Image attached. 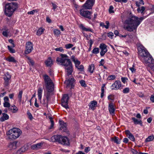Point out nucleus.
Segmentation results:
<instances>
[{
	"label": "nucleus",
	"instance_id": "f257e3e1",
	"mask_svg": "<svg viewBox=\"0 0 154 154\" xmlns=\"http://www.w3.org/2000/svg\"><path fill=\"white\" fill-rule=\"evenodd\" d=\"M144 19L143 17L138 18L134 16H132L125 20L124 28L129 32H132L136 30L141 22Z\"/></svg>",
	"mask_w": 154,
	"mask_h": 154
},
{
	"label": "nucleus",
	"instance_id": "f03ea898",
	"mask_svg": "<svg viewBox=\"0 0 154 154\" xmlns=\"http://www.w3.org/2000/svg\"><path fill=\"white\" fill-rule=\"evenodd\" d=\"M43 78L44 81V85L46 88L47 93L46 95L47 100L45 102V100L44 99V102L42 104H44L45 106L48 107V101L52 94V92L54 90V85L52 80L48 75H44Z\"/></svg>",
	"mask_w": 154,
	"mask_h": 154
},
{
	"label": "nucleus",
	"instance_id": "7ed1b4c3",
	"mask_svg": "<svg viewBox=\"0 0 154 154\" xmlns=\"http://www.w3.org/2000/svg\"><path fill=\"white\" fill-rule=\"evenodd\" d=\"M60 56L61 57L57 58L56 61L57 63L64 66V68L67 75H71L73 70L72 64L70 60L68 58V57L66 54H61Z\"/></svg>",
	"mask_w": 154,
	"mask_h": 154
},
{
	"label": "nucleus",
	"instance_id": "20e7f679",
	"mask_svg": "<svg viewBox=\"0 0 154 154\" xmlns=\"http://www.w3.org/2000/svg\"><path fill=\"white\" fill-rule=\"evenodd\" d=\"M18 8V5L17 3L11 2L5 5V14L7 16L10 17Z\"/></svg>",
	"mask_w": 154,
	"mask_h": 154
},
{
	"label": "nucleus",
	"instance_id": "39448f33",
	"mask_svg": "<svg viewBox=\"0 0 154 154\" xmlns=\"http://www.w3.org/2000/svg\"><path fill=\"white\" fill-rule=\"evenodd\" d=\"M21 131L16 128L9 130L6 133L9 139L11 140L16 139L21 134Z\"/></svg>",
	"mask_w": 154,
	"mask_h": 154
},
{
	"label": "nucleus",
	"instance_id": "423d86ee",
	"mask_svg": "<svg viewBox=\"0 0 154 154\" xmlns=\"http://www.w3.org/2000/svg\"><path fill=\"white\" fill-rule=\"evenodd\" d=\"M138 54L139 56L141 58H143L147 55H148L149 53L146 49L142 45H140L138 48Z\"/></svg>",
	"mask_w": 154,
	"mask_h": 154
},
{
	"label": "nucleus",
	"instance_id": "0eeeda50",
	"mask_svg": "<svg viewBox=\"0 0 154 154\" xmlns=\"http://www.w3.org/2000/svg\"><path fill=\"white\" fill-rule=\"evenodd\" d=\"M141 60L143 62L146 63H153L154 62L153 58L149 54L143 58H141Z\"/></svg>",
	"mask_w": 154,
	"mask_h": 154
},
{
	"label": "nucleus",
	"instance_id": "6e6552de",
	"mask_svg": "<svg viewBox=\"0 0 154 154\" xmlns=\"http://www.w3.org/2000/svg\"><path fill=\"white\" fill-rule=\"evenodd\" d=\"M69 97L67 94H64L61 100L62 105L66 109L69 108L68 106V101Z\"/></svg>",
	"mask_w": 154,
	"mask_h": 154
},
{
	"label": "nucleus",
	"instance_id": "1a4fd4ad",
	"mask_svg": "<svg viewBox=\"0 0 154 154\" xmlns=\"http://www.w3.org/2000/svg\"><path fill=\"white\" fill-rule=\"evenodd\" d=\"M26 50L24 53L25 54H28L30 53L33 50V45L32 43L30 42H26Z\"/></svg>",
	"mask_w": 154,
	"mask_h": 154
},
{
	"label": "nucleus",
	"instance_id": "9d476101",
	"mask_svg": "<svg viewBox=\"0 0 154 154\" xmlns=\"http://www.w3.org/2000/svg\"><path fill=\"white\" fill-rule=\"evenodd\" d=\"M94 2L95 0H87L86 2L83 5V7L86 9H91Z\"/></svg>",
	"mask_w": 154,
	"mask_h": 154
},
{
	"label": "nucleus",
	"instance_id": "9b49d317",
	"mask_svg": "<svg viewBox=\"0 0 154 154\" xmlns=\"http://www.w3.org/2000/svg\"><path fill=\"white\" fill-rule=\"evenodd\" d=\"M80 13L81 15L89 19H91V14L92 13L88 11H84L82 9L80 10Z\"/></svg>",
	"mask_w": 154,
	"mask_h": 154
},
{
	"label": "nucleus",
	"instance_id": "f8f14e48",
	"mask_svg": "<svg viewBox=\"0 0 154 154\" xmlns=\"http://www.w3.org/2000/svg\"><path fill=\"white\" fill-rule=\"evenodd\" d=\"M75 80L73 78H69L67 80H66L65 82L66 85L67 87H71L70 88H72L74 86V83L75 82Z\"/></svg>",
	"mask_w": 154,
	"mask_h": 154
},
{
	"label": "nucleus",
	"instance_id": "ddd939ff",
	"mask_svg": "<svg viewBox=\"0 0 154 154\" xmlns=\"http://www.w3.org/2000/svg\"><path fill=\"white\" fill-rule=\"evenodd\" d=\"M62 137L60 135H54L51 137V140L52 142H58L60 143L61 142Z\"/></svg>",
	"mask_w": 154,
	"mask_h": 154
},
{
	"label": "nucleus",
	"instance_id": "4468645a",
	"mask_svg": "<svg viewBox=\"0 0 154 154\" xmlns=\"http://www.w3.org/2000/svg\"><path fill=\"white\" fill-rule=\"evenodd\" d=\"M121 86V82L119 81H116L112 85V90H118Z\"/></svg>",
	"mask_w": 154,
	"mask_h": 154
},
{
	"label": "nucleus",
	"instance_id": "2eb2a0df",
	"mask_svg": "<svg viewBox=\"0 0 154 154\" xmlns=\"http://www.w3.org/2000/svg\"><path fill=\"white\" fill-rule=\"evenodd\" d=\"M61 142H60V143L66 145H69V140L68 138L66 137H62V139H61V140H60Z\"/></svg>",
	"mask_w": 154,
	"mask_h": 154
},
{
	"label": "nucleus",
	"instance_id": "dca6fc26",
	"mask_svg": "<svg viewBox=\"0 0 154 154\" xmlns=\"http://www.w3.org/2000/svg\"><path fill=\"white\" fill-rule=\"evenodd\" d=\"M125 133L131 141H134L135 138L134 135L130 132L129 131L127 130L125 131Z\"/></svg>",
	"mask_w": 154,
	"mask_h": 154
},
{
	"label": "nucleus",
	"instance_id": "f3484780",
	"mask_svg": "<svg viewBox=\"0 0 154 154\" xmlns=\"http://www.w3.org/2000/svg\"><path fill=\"white\" fill-rule=\"evenodd\" d=\"M60 130H61L62 131L64 132H66V124L64 123L63 122L61 121L60 122Z\"/></svg>",
	"mask_w": 154,
	"mask_h": 154
},
{
	"label": "nucleus",
	"instance_id": "a211bd4d",
	"mask_svg": "<svg viewBox=\"0 0 154 154\" xmlns=\"http://www.w3.org/2000/svg\"><path fill=\"white\" fill-rule=\"evenodd\" d=\"M109 110L110 113L113 115L115 114V109L114 108L113 104L112 103H110L109 105Z\"/></svg>",
	"mask_w": 154,
	"mask_h": 154
},
{
	"label": "nucleus",
	"instance_id": "6ab92c4d",
	"mask_svg": "<svg viewBox=\"0 0 154 154\" xmlns=\"http://www.w3.org/2000/svg\"><path fill=\"white\" fill-rule=\"evenodd\" d=\"M18 142L17 141H14L12 142H11L9 145V148L12 149H15L17 148V144Z\"/></svg>",
	"mask_w": 154,
	"mask_h": 154
},
{
	"label": "nucleus",
	"instance_id": "aec40b11",
	"mask_svg": "<svg viewBox=\"0 0 154 154\" xmlns=\"http://www.w3.org/2000/svg\"><path fill=\"white\" fill-rule=\"evenodd\" d=\"M45 63L47 66L51 67L53 64L52 60L50 57L48 58V59L45 60Z\"/></svg>",
	"mask_w": 154,
	"mask_h": 154
},
{
	"label": "nucleus",
	"instance_id": "412c9836",
	"mask_svg": "<svg viewBox=\"0 0 154 154\" xmlns=\"http://www.w3.org/2000/svg\"><path fill=\"white\" fill-rule=\"evenodd\" d=\"M2 116L0 118V121L1 122H3L9 119V116L8 114L5 113H2Z\"/></svg>",
	"mask_w": 154,
	"mask_h": 154
},
{
	"label": "nucleus",
	"instance_id": "4be33fe9",
	"mask_svg": "<svg viewBox=\"0 0 154 154\" xmlns=\"http://www.w3.org/2000/svg\"><path fill=\"white\" fill-rule=\"evenodd\" d=\"M97 104V101L94 100L91 101L89 105L90 109L94 110V107L96 106Z\"/></svg>",
	"mask_w": 154,
	"mask_h": 154
},
{
	"label": "nucleus",
	"instance_id": "5701e85b",
	"mask_svg": "<svg viewBox=\"0 0 154 154\" xmlns=\"http://www.w3.org/2000/svg\"><path fill=\"white\" fill-rule=\"evenodd\" d=\"M27 149V146H24L22 147L17 151V154H21L26 151Z\"/></svg>",
	"mask_w": 154,
	"mask_h": 154
},
{
	"label": "nucleus",
	"instance_id": "b1692460",
	"mask_svg": "<svg viewBox=\"0 0 154 154\" xmlns=\"http://www.w3.org/2000/svg\"><path fill=\"white\" fill-rule=\"evenodd\" d=\"M132 119L133 120L134 123L135 125L140 124L141 126H143V122L141 120H138L134 117H132Z\"/></svg>",
	"mask_w": 154,
	"mask_h": 154
},
{
	"label": "nucleus",
	"instance_id": "393cba45",
	"mask_svg": "<svg viewBox=\"0 0 154 154\" xmlns=\"http://www.w3.org/2000/svg\"><path fill=\"white\" fill-rule=\"evenodd\" d=\"M80 62L79 61V64H77V63H76L75 64V67L77 68V69L79 70L80 71H82L84 69V66L82 65H81L79 66L80 64Z\"/></svg>",
	"mask_w": 154,
	"mask_h": 154
},
{
	"label": "nucleus",
	"instance_id": "a878e982",
	"mask_svg": "<svg viewBox=\"0 0 154 154\" xmlns=\"http://www.w3.org/2000/svg\"><path fill=\"white\" fill-rule=\"evenodd\" d=\"M99 48L101 49V51L107 50L106 45L103 43L100 44Z\"/></svg>",
	"mask_w": 154,
	"mask_h": 154
},
{
	"label": "nucleus",
	"instance_id": "bb28decb",
	"mask_svg": "<svg viewBox=\"0 0 154 154\" xmlns=\"http://www.w3.org/2000/svg\"><path fill=\"white\" fill-rule=\"evenodd\" d=\"M42 89L41 88H39L38 90V99L40 100H41L42 98Z\"/></svg>",
	"mask_w": 154,
	"mask_h": 154
},
{
	"label": "nucleus",
	"instance_id": "cd10ccee",
	"mask_svg": "<svg viewBox=\"0 0 154 154\" xmlns=\"http://www.w3.org/2000/svg\"><path fill=\"white\" fill-rule=\"evenodd\" d=\"M4 106L5 107H8V109L9 110H11L12 109L10 107V104L9 102H4L3 103Z\"/></svg>",
	"mask_w": 154,
	"mask_h": 154
},
{
	"label": "nucleus",
	"instance_id": "c85d7f7f",
	"mask_svg": "<svg viewBox=\"0 0 154 154\" xmlns=\"http://www.w3.org/2000/svg\"><path fill=\"white\" fill-rule=\"evenodd\" d=\"M6 60L9 62H12L13 63L16 62V61L14 58L13 57H8L6 59Z\"/></svg>",
	"mask_w": 154,
	"mask_h": 154
},
{
	"label": "nucleus",
	"instance_id": "c756f323",
	"mask_svg": "<svg viewBox=\"0 0 154 154\" xmlns=\"http://www.w3.org/2000/svg\"><path fill=\"white\" fill-rule=\"evenodd\" d=\"M94 64H91V65L89 66L88 69V71L91 73H92L93 72L94 70Z\"/></svg>",
	"mask_w": 154,
	"mask_h": 154
},
{
	"label": "nucleus",
	"instance_id": "7c9ffc66",
	"mask_svg": "<svg viewBox=\"0 0 154 154\" xmlns=\"http://www.w3.org/2000/svg\"><path fill=\"white\" fill-rule=\"evenodd\" d=\"M118 137H114L112 138L111 139L112 140L114 141L115 143L117 144H119L120 143L121 140H119Z\"/></svg>",
	"mask_w": 154,
	"mask_h": 154
},
{
	"label": "nucleus",
	"instance_id": "2f4dec72",
	"mask_svg": "<svg viewBox=\"0 0 154 154\" xmlns=\"http://www.w3.org/2000/svg\"><path fill=\"white\" fill-rule=\"evenodd\" d=\"M45 30V29L42 28L39 29L37 32L36 35H40L42 34Z\"/></svg>",
	"mask_w": 154,
	"mask_h": 154
},
{
	"label": "nucleus",
	"instance_id": "473e14b6",
	"mask_svg": "<svg viewBox=\"0 0 154 154\" xmlns=\"http://www.w3.org/2000/svg\"><path fill=\"white\" fill-rule=\"evenodd\" d=\"M145 8L144 7L142 6L140 7H139L137 9V11L139 13H143V12L144 11Z\"/></svg>",
	"mask_w": 154,
	"mask_h": 154
},
{
	"label": "nucleus",
	"instance_id": "72a5a7b5",
	"mask_svg": "<svg viewBox=\"0 0 154 154\" xmlns=\"http://www.w3.org/2000/svg\"><path fill=\"white\" fill-rule=\"evenodd\" d=\"M81 26L82 29L84 31H90L91 32H93L92 30L90 28H87L85 27L82 25H81Z\"/></svg>",
	"mask_w": 154,
	"mask_h": 154
},
{
	"label": "nucleus",
	"instance_id": "f704fd0d",
	"mask_svg": "<svg viewBox=\"0 0 154 154\" xmlns=\"http://www.w3.org/2000/svg\"><path fill=\"white\" fill-rule=\"evenodd\" d=\"M23 94V91H20L19 93L18 98L19 99V101L20 103L22 100V95Z\"/></svg>",
	"mask_w": 154,
	"mask_h": 154
},
{
	"label": "nucleus",
	"instance_id": "c9c22d12",
	"mask_svg": "<svg viewBox=\"0 0 154 154\" xmlns=\"http://www.w3.org/2000/svg\"><path fill=\"white\" fill-rule=\"evenodd\" d=\"M48 118L50 119V121L51 122V125L50 127L49 128V129H52L53 128L54 125V122L51 116H48Z\"/></svg>",
	"mask_w": 154,
	"mask_h": 154
},
{
	"label": "nucleus",
	"instance_id": "e433bc0d",
	"mask_svg": "<svg viewBox=\"0 0 154 154\" xmlns=\"http://www.w3.org/2000/svg\"><path fill=\"white\" fill-rule=\"evenodd\" d=\"M105 86V85L104 84H103V86H102L101 87V98H103L104 96V87Z\"/></svg>",
	"mask_w": 154,
	"mask_h": 154
},
{
	"label": "nucleus",
	"instance_id": "4c0bfd02",
	"mask_svg": "<svg viewBox=\"0 0 154 154\" xmlns=\"http://www.w3.org/2000/svg\"><path fill=\"white\" fill-rule=\"evenodd\" d=\"M4 79L5 80L4 85L5 86H8L9 84V81L10 79H8L7 78L4 77Z\"/></svg>",
	"mask_w": 154,
	"mask_h": 154
},
{
	"label": "nucleus",
	"instance_id": "58836bf2",
	"mask_svg": "<svg viewBox=\"0 0 154 154\" xmlns=\"http://www.w3.org/2000/svg\"><path fill=\"white\" fill-rule=\"evenodd\" d=\"M154 138V137L153 136H150L146 138V142L150 141L153 140Z\"/></svg>",
	"mask_w": 154,
	"mask_h": 154
},
{
	"label": "nucleus",
	"instance_id": "ea45409f",
	"mask_svg": "<svg viewBox=\"0 0 154 154\" xmlns=\"http://www.w3.org/2000/svg\"><path fill=\"white\" fill-rule=\"evenodd\" d=\"M72 60L74 62V63L75 64L77 63V64L79 63V61L77 59H75V57L74 56H72L71 57Z\"/></svg>",
	"mask_w": 154,
	"mask_h": 154
},
{
	"label": "nucleus",
	"instance_id": "a19ab883",
	"mask_svg": "<svg viewBox=\"0 0 154 154\" xmlns=\"http://www.w3.org/2000/svg\"><path fill=\"white\" fill-rule=\"evenodd\" d=\"M99 52V48H95L92 51V53L94 54H97Z\"/></svg>",
	"mask_w": 154,
	"mask_h": 154
},
{
	"label": "nucleus",
	"instance_id": "79ce46f5",
	"mask_svg": "<svg viewBox=\"0 0 154 154\" xmlns=\"http://www.w3.org/2000/svg\"><path fill=\"white\" fill-rule=\"evenodd\" d=\"M8 50L11 53H14L15 52V50L12 48H13L12 47V46L11 47L10 46L8 45Z\"/></svg>",
	"mask_w": 154,
	"mask_h": 154
},
{
	"label": "nucleus",
	"instance_id": "37998d69",
	"mask_svg": "<svg viewBox=\"0 0 154 154\" xmlns=\"http://www.w3.org/2000/svg\"><path fill=\"white\" fill-rule=\"evenodd\" d=\"M54 32L55 35H58L60 33V30L58 29H55L54 30Z\"/></svg>",
	"mask_w": 154,
	"mask_h": 154
},
{
	"label": "nucleus",
	"instance_id": "c03bdc74",
	"mask_svg": "<svg viewBox=\"0 0 154 154\" xmlns=\"http://www.w3.org/2000/svg\"><path fill=\"white\" fill-rule=\"evenodd\" d=\"M129 91V88H126L123 90L122 92L124 94H127L128 93Z\"/></svg>",
	"mask_w": 154,
	"mask_h": 154
},
{
	"label": "nucleus",
	"instance_id": "a18cd8bd",
	"mask_svg": "<svg viewBox=\"0 0 154 154\" xmlns=\"http://www.w3.org/2000/svg\"><path fill=\"white\" fill-rule=\"evenodd\" d=\"M80 83L82 86L84 87H86V85L85 84V81L82 80L80 81Z\"/></svg>",
	"mask_w": 154,
	"mask_h": 154
},
{
	"label": "nucleus",
	"instance_id": "49530a36",
	"mask_svg": "<svg viewBox=\"0 0 154 154\" xmlns=\"http://www.w3.org/2000/svg\"><path fill=\"white\" fill-rule=\"evenodd\" d=\"M73 46V45L71 44H66L65 45V48L67 49L70 48H72Z\"/></svg>",
	"mask_w": 154,
	"mask_h": 154
},
{
	"label": "nucleus",
	"instance_id": "de8ad7c7",
	"mask_svg": "<svg viewBox=\"0 0 154 154\" xmlns=\"http://www.w3.org/2000/svg\"><path fill=\"white\" fill-rule=\"evenodd\" d=\"M13 107V112L14 113L15 112L18 111V109L17 107L14 105L13 106H11V108Z\"/></svg>",
	"mask_w": 154,
	"mask_h": 154
},
{
	"label": "nucleus",
	"instance_id": "09e8293b",
	"mask_svg": "<svg viewBox=\"0 0 154 154\" xmlns=\"http://www.w3.org/2000/svg\"><path fill=\"white\" fill-rule=\"evenodd\" d=\"M116 77L114 75H112L109 76L107 78L108 80H113L115 79Z\"/></svg>",
	"mask_w": 154,
	"mask_h": 154
},
{
	"label": "nucleus",
	"instance_id": "8fccbe9b",
	"mask_svg": "<svg viewBox=\"0 0 154 154\" xmlns=\"http://www.w3.org/2000/svg\"><path fill=\"white\" fill-rule=\"evenodd\" d=\"M8 33L7 30H5V31H3L2 33L3 35L5 37H8Z\"/></svg>",
	"mask_w": 154,
	"mask_h": 154
},
{
	"label": "nucleus",
	"instance_id": "3c124183",
	"mask_svg": "<svg viewBox=\"0 0 154 154\" xmlns=\"http://www.w3.org/2000/svg\"><path fill=\"white\" fill-rule=\"evenodd\" d=\"M28 59L29 60V63L32 66H33L34 64V61L31 59L29 57L28 58Z\"/></svg>",
	"mask_w": 154,
	"mask_h": 154
},
{
	"label": "nucleus",
	"instance_id": "603ef678",
	"mask_svg": "<svg viewBox=\"0 0 154 154\" xmlns=\"http://www.w3.org/2000/svg\"><path fill=\"white\" fill-rule=\"evenodd\" d=\"M4 77L7 78L8 79H10L11 78V75L9 74L8 72H7Z\"/></svg>",
	"mask_w": 154,
	"mask_h": 154
},
{
	"label": "nucleus",
	"instance_id": "864d4df0",
	"mask_svg": "<svg viewBox=\"0 0 154 154\" xmlns=\"http://www.w3.org/2000/svg\"><path fill=\"white\" fill-rule=\"evenodd\" d=\"M55 50L57 51H59L63 52L64 51V50L62 47L56 48Z\"/></svg>",
	"mask_w": 154,
	"mask_h": 154
},
{
	"label": "nucleus",
	"instance_id": "5fc2aeb1",
	"mask_svg": "<svg viewBox=\"0 0 154 154\" xmlns=\"http://www.w3.org/2000/svg\"><path fill=\"white\" fill-rule=\"evenodd\" d=\"M114 8L111 5L110 6L109 9V13H114V11L113 10Z\"/></svg>",
	"mask_w": 154,
	"mask_h": 154
},
{
	"label": "nucleus",
	"instance_id": "6e6d98bb",
	"mask_svg": "<svg viewBox=\"0 0 154 154\" xmlns=\"http://www.w3.org/2000/svg\"><path fill=\"white\" fill-rule=\"evenodd\" d=\"M107 50L105 51H100V54L101 56H103L107 52Z\"/></svg>",
	"mask_w": 154,
	"mask_h": 154
},
{
	"label": "nucleus",
	"instance_id": "4d7b16f0",
	"mask_svg": "<svg viewBox=\"0 0 154 154\" xmlns=\"http://www.w3.org/2000/svg\"><path fill=\"white\" fill-rule=\"evenodd\" d=\"M107 36L111 38H112V36H113V33L112 32H109L107 33Z\"/></svg>",
	"mask_w": 154,
	"mask_h": 154
},
{
	"label": "nucleus",
	"instance_id": "13d9d810",
	"mask_svg": "<svg viewBox=\"0 0 154 154\" xmlns=\"http://www.w3.org/2000/svg\"><path fill=\"white\" fill-rule=\"evenodd\" d=\"M42 144L43 143H39L36 144H35L37 149L39 148Z\"/></svg>",
	"mask_w": 154,
	"mask_h": 154
},
{
	"label": "nucleus",
	"instance_id": "bf43d9fd",
	"mask_svg": "<svg viewBox=\"0 0 154 154\" xmlns=\"http://www.w3.org/2000/svg\"><path fill=\"white\" fill-rule=\"evenodd\" d=\"M27 114L28 116L29 117L30 120L32 119V116L31 114L29 112V111H28L27 112Z\"/></svg>",
	"mask_w": 154,
	"mask_h": 154
},
{
	"label": "nucleus",
	"instance_id": "052dcab7",
	"mask_svg": "<svg viewBox=\"0 0 154 154\" xmlns=\"http://www.w3.org/2000/svg\"><path fill=\"white\" fill-rule=\"evenodd\" d=\"M128 80V79L127 78L122 77L121 78L122 81L124 83H125L126 81Z\"/></svg>",
	"mask_w": 154,
	"mask_h": 154
},
{
	"label": "nucleus",
	"instance_id": "680f3d73",
	"mask_svg": "<svg viewBox=\"0 0 154 154\" xmlns=\"http://www.w3.org/2000/svg\"><path fill=\"white\" fill-rule=\"evenodd\" d=\"M106 25L104 26V27L106 29H107L109 27V22L108 21H106L105 22Z\"/></svg>",
	"mask_w": 154,
	"mask_h": 154
},
{
	"label": "nucleus",
	"instance_id": "e2e57ef3",
	"mask_svg": "<svg viewBox=\"0 0 154 154\" xmlns=\"http://www.w3.org/2000/svg\"><path fill=\"white\" fill-rule=\"evenodd\" d=\"M137 94L138 96L141 97H144V94L141 92L138 93Z\"/></svg>",
	"mask_w": 154,
	"mask_h": 154
},
{
	"label": "nucleus",
	"instance_id": "0e129e2a",
	"mask_svg": "<svg viewBox=\"0 0 154 154\" xmlns=\"http://www.w3.org/2000/svg\"><path fill=\"white\" fill-rule=\"evenodd\" d=\"M131 152H132V153L134 154H137L138 153L137 151V150H136L133 149H131Z\"/></svg>",
	"mask_w": 154,
	"mask_h": 154
},
{
	"label": "nucleus",
	"instance_id": "69168bd1",
	"mask_svg": "<svg viewBox=\"0 0 154 154\" xmlns=\"http://www.w3.org/2000/svg\"><path fill=\"white\" fill-rule=\"evenodd\" d=\"M151 101L153 103L154 102V94L151 95L150 98Z\"/></svg>",
	"mask_w": 154,
	"mask_h": 154
},
{
	"label": "nucleus",
	"instance_id": "338daca9",
	"mask_svg": "<svg viewBox=\"0 0 154 154\" xmlns=\"http://www.w3.org/2000/svg\"><path fill=\"white\" fill-rule=\"evenodd\" d=\"M4 102H8L9 101V99L8 97L7 96L5 97L4 98Z\"/></svg>",
	"mask_w": 154,
	"mask_h": 154
},
{
	"label": "nucleus",
	"instance_id": "774afa93",
	"mask_svg": "<svg viewBox=\"0 0 154 154\" xmlns=\"http://www.w3.org/2000/svg\"><path fill=\"white\" fill-rule=\"evenodd\" d=\"M108 100H113V96L112 95H109L108 97Z\"/></svg>",
	"mask_w": 154,
	"mask_h": 154
}]
</instances>
